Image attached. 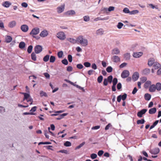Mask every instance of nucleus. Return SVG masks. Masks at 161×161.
<instances>
[{"label": "nucleus", "instance_id": "49", "mask_svg": "<svg viewBox=\"0 0 161 161\" xmlns=\"http://www.w3.org/2000/svg\"><path fill=\"white\" fill-rule=\"evenodd\" d=\"M84 20L85 21H88L90 20L89 17L88 16H86L83 17Z\"/></svg>", "mask_w": 161, "mask_h": 161}, {"label": "nucleus", "instance_id": "14", "mask_svg": "<svg viewBox=\"0 0 161 161\" xmlns=\"http://www.w3.org/2000/svg\"><path fill=\"white\" fill-rule=\"evenodd\" d=\"M113 61L114 62H118L120 61V59L119 56L116 55L113 56L112 58Z\"/></svg>", "mask_w": 161, "mask_h": 161}, {"label": "nucleus", "instance_id": "51", "mask_svg": "<svg viewBox=\"0 0 161 161\" xmlns=\"http://www.w3.org/2000/svg\"><path fill=\"white\" fill-rule=\"evenodd\" d=\"M68 60L69 62H71L72 61V57L71 55H68Z\"/></svg>", "mask_w": 161, "mask_h": 161}, {"label": "nucleus", "instance_id": "48", "mask_svg": "<svg viewBox=\"0 0 161 161\" xmlns=\"http://www.w3.org/2000/svg\"><path fill=\"white\" fill-rule=\"evenodd\" d=\"M123 11L124 13H129L130 14V11L129 9L127 8H125L123 10Z\"/></svg>", "mask_w": 161, "mask_h": 161}, {"label": "nucleus", "instance_id": "25", "mask_svg": "<svg viewBox=\"0 0 161 161\" xmlns=\"http://www.w3.org/2000/svg\"><path fill=\"white\" fill-rule=\"evenodd\" d=\"M161 66V65L157 62L154 63L153 67L155 69H157Z\"/></svg>", "mask_w": 161, "mask_h": 161}, {"label": "nucleus", "instance_id": "39", "mask_svg": "<svg viewBox=\"0 0 161 161\" xmlns=\"http://www.w3.org/2000/svg\"><path fill=\"white\" fill-rule=\"evenodd\" d=\"M139 12V11L137 10H133L131 11H130V14H136L138 13Z\"/></svg>", "mask_w": 161, "mask_h": 161}, {"label": "nucleus", "instance_id": "1", "mask_svg": "<svg viewBox=\"0 0 161 161\" xmlns=\"http://www.w3.org/2000/svg\"><path fill=\"white\" fill-rule=\"evenodd\" d=\"M57 37L61 40H64L66 38V36L64 33L62 31L59 32L57 33Z\"/></svg>", "mask_w": 161, "mask_h": 161}, {"label": "nucleus", "instance_id": "47", "mask_svg": "<svg viewBox=\"0 0 161 161\" xmlns=\"http://www.w3.org/2000/svg\"><path fill=\"white\" fill-rule=\"evenodd\" d=\"M84 65L86 67H89L90 66L91 64L88 62H86L84 63Z\"/></svg>", "mask_w": 161, "mask_h": 161}, {"label": "nucleus", "instance_id": "26", "mask_svg": "<svg viewBox=\"0 0 161 161\" xmlns=\"http://www.w3.org/2000/svg\"><path fill=\"white\" fill-rule=\"evenodd\" d=\"M144 98L146 100L148 101L151 98V95L148 93H146L145 94Z\"/></svg>", "mask_w": 161, "mask_h": 161}, {"label": "nucleus", "instance_id": "50", "mask_svg": "<svg viewBox=\"0 0 161 161\" xmlns=\"http://www.w3.org/2000/svg\"><path fill=\"white\" fill-rule=\"evenodd\" d=\"M97 156V155L95 153H92L91 155V157L92 159L96 158Z\"/></svg>", "mask_w": 161, "mask_h": 161}, {"label": "nucleus", "instance_id": "41", "mask_svg": "<svg viewBox=\"0 0 161 161\" xmlns=\"http://www.w3.org/2000/svg\"><path fill=\"white\" fill-rule=\"evenodd\" d=\"M63 54V51H60L58 52V56L59 58H61L62 57Z\"/></svg>", "mask_w": 161, "mask_h": 161}, {"label": "nucleus", "instance_id": "60", "mask_svg": "<svg viewBox=\"0 0 161 161\" xmlns=\"http://www.w3.org/2000/svg\"><path fill=\"white\" fill-rule=\"evenodd\" d=\"M114 7L113 6H110L108 8L109 11H111L114 10Z\"/></svg>", "mask_w": 161, "mask_h": 161}, {"label": "nucleus", "instance_id": "17", "mask_svg": "<svg viewBox=\"0 0 161 161\" xmlns=\"http://www.w3.org/2000/svg\"><path fill=\"white\" fill-rule=\"evenodd\" d=\"M156 86L154 85H152L150 86L149 88V90L150 92H154L156 90Z\"/></svg>", "mask_w": 161, "mask_h": 161}, {"label": "nucleus", "instance_id": "43", "mask_svg": "<svg viewBox=\"0 0 161 161\" xmlns=\"http://www.w3.org/2000/svg\"><path fill=\"white\" fill-rule=\"evenodd\" d=\"M64 145L66 147H69L71 146V143L69 141H66L64 143Z\"/></svg>", "mask_w": 161, "mask_h": 161}, {"label": "nucleus", "instance_id": "5", "mask_svg": "<svg viewBox=\"0 0 161 161\" xmlns=\"http://www.w3.org/2000/svg\"><path fill=\"white\" fill-rule=\"evenodd\" d=\"M147 110L145 109H143L139 111L137 113V116L138 117L141 118L142 117V115L145 114L147 111Z\"/></svg>", "mask_w": 161, "mask_h": 161}, {"label": "nucleus", "instance_id": "36", "mask_svg": "<svg viewBox=\"0 0 161 161\" xmlns=\"http://www.w3.org/2000/svg\"><path fill=\"white\" fill-rule=\"evenodd\" d=\"M32 48L33 46L32 45H30L28 47L27 49V52L28 53H30L31 52Z\"/></svg>", "mask_w": 161, "mask_h": 161}, {"label": "nucleus", "instance_id": "58", "mask_svg": "<svg viewBox=\"0 0 161 161\" xmlns=\"http://www.w3.org/2000/svg\"><path fill=\"white\" fill-rule=\"evenodd\" d=\"M127 64L126 63H123L121 64L120 66L119 67L120 68H123Z\"/></svg>", "mask_w": 161, "mask_h": 161}, {"label": "nucleus", "instance_id": "32", "mask_svg": "<svg viewBox=\"0 0 161 161\" xmlns=\"http://www.w3.org/2000/svg\"><path fill=\"white\" fill-rule=\"evenodd\" d=\"M31 59L34 61H36V56L35 53H32L31 54Z\"/></svg>", "mask_w": 161, "mask_h": 161}, {"label": "nucleus", "instance_id": "33", "mask_svg": "<svg viewBox=\"0 0 161 161\" xmlns=\"http://www.w3.org/2000/svg\"><path fill=\"white\" fill-rule=\"evenodd\" d=\"M145 122V121L144 119H141L137 120V124H143Z\"/></svg>", "mask_w": 161, "mask_h": 161}, {"label": "nucleus", "instance_id": "55", "mask_svg": "<svg viewBox=\"0 0 161 161\" xmlns=\"http://www.w3.org/2000/svg\"><path fill=\"white\" fill-rule=\"evenodd\" d=\"M147 80V79L146 77H142V78H141V82H142V83H143L146 81Z\"/></svg>", "mask_w": 161, "mask_h": 161}, {"label": "nucleus", "instance_id": "56", "mask_svg": "<svg viewBox=\"0 0 161 161\" xmlns=\"http://www.w3.org/2000/svg\"><path fill=\"white\" fill-rule=\"evenodd\" d=\"M103 153L104 151H103L100 150L98 152L97 154L99 156H101L103 154Z\"/></svg>", "mask_w": 161, "mask_h": 161}, {"label": "nucleus", "instance_id": "6", "mask_svg": "<svg viewBox=\"0 0 161 161\" xmlns=\"http://www.w3.org/2000/svg\"><path fill=\"white\" fill-rule=\"evenodd\" d=\"M129 75V72L128 70H124L121 74V76L122 78H125L127 77Z\"/></svg>", "mask_w": 161, "mask_h": 161}, {"label": "nucleus", "instance_id": "4", "mask_svg": "<svg viewBox=\"0 0 161 161\" xmlns=\"http://www.w3.org/2000/svg\"><path fill=\"white\" fill-rule=\"evenodd\" d=\"M39 29L38 28L36 27L32 30L30 34L31 35H36L39 33Z\"/></svg>", "mask_w": 161, "mask_h": 161}, {"label": "nucleus", "instance_id": "21", "mask_svg": "<svg viewBox=\"0 0 161 161\" xmlns=\"http://www.w3.org/2000/svg\"><path fill=\"white\" fill-rule=\"evenodd\" d=\"M12 40V37L9 36H7L5 38V41L7 43L10 42Z\"/></svg>", "mask_w": 161, "mask_h": 161}, {"label": "nucleus", "instance_id": "8", "mask_svg": "<svg viewBox=\"0 0 161 161\" xmlns=\"http://www.w3.org/2000/svg\"><path fill=\"white\" fill-rule=\"evenodd\" d=\"M20 28L23 32H26L28 30L29 27L26 25H23L21 26Z\"/></svg>", "mask_w": 161, "mask_h": 161}, {"label": "nucleus", "instance_id": "24", "mask_svg": "<svg viewBox=\"0 0 161 161\" xmlns=\"http://www.w3.org/2000/svg\"><path fill=\"white\" fill-rule=\"evenodd\" d=\"M156 111V108H151L149 111V113L150 114H153L155 113Z\"/></svg>", "mask_w": 161, "mask_h": 161}, {"label": "nucleus", "instance_id": "2", "mask_svg": "<svg viewBox=\"0 0 161 161\" xmlns=\"http://www.w3.org/2000/svg\"><path fill=\"white\" fill-rule=\"evenodd\" d=\"M80 37H78L76 40L71 38H68L67 40L71 43L73 44L75 43H80Z\"/></svg>", "mask_w": 161, "mask_h": 161}, {"label": "nucleus", "instance_id": "20", "mask_svg": "<svg viewBox=\"0 0 161 161\" xmlns=\"http://www.w3.org/2000/svg\"><path fill=\"white\" fill-rule=\"evenodd\" d=\"M21 93L24 95V97L23 99V101H24L25 100H27L30 97V94L27 93L22 92Z\"/></svg>", "mask_w": 161, "mask_h": 161}, {"label": "nucleus", "instance_id": "53", "mask_svg": "<svg viewBox=\"0 0 161 161\" xmlns=\"http://www.w3.org/2000/svg\"><path fill=\"white\" fill-rule=\"evenodd\" d=\"M27 101L28 102H30L31 103H30V105H31L32 104V103L33 102L32 99L31 97H29V99H28L27 100Z\"/></svg>", "mask_w": 161, "mask_h": 161}, {"label": "nucleus", "instance_id": "10", "mask_svg": "<svg viewBox=\"0 0 161 161\" xmlns=\"http://www.w3.org/2000/svg\"><path fill=\"white\" fill-rule=\"evenodd\" d=\"M48 34V33L47 31L44 30L41 32L40 34V36L42 37H44L47 36Z\"/></svg>", "mask_w": 161, "mask_h": 161}, {"label": "nucleus", "instance_id": "7", "mask_svg": "<svg viewBox=\"0 0 161 161\" xmlns=\"http://www.w3.org/2000/svg\"><path fill=\"white\" fill-rule=\"evenodd\" d=\"M159 148L157 147L151 150L150 152L152 154H157L159 153Z\"/></svg>", "mask_w": 161, "mask_h": 161}, {"label": "nucleus", "instance_id": "9", "mask_svg": "<svg viewBox=\"0 0 161 161\" xmlns=\"http://www.w3.org/2000/svg\"><path fill=\"white\" fill-rule=\"evenodd\" d=\"M143 53L142 52H134L133 54V56L135 58H138L142 56Z\"/></svg>", "mask_w": 161, "mask_h": 161}, {"label": "nucleus", "instance_id": "52", "mask_svg": "<svg viewBox=\"0 0 161 161\" xmlns=\"http://www.w3.org/2000/svg\"><path fill=\"white\" fill-rule=\"evenodd\" d=\"M5 109L3 107H0V113H3L5 112Z\"/></svg>", "mask_w": 161, "mask_h": 161}, {"label": "nucleus", "instance_id": "37", "mask_svg": "<svg viewBox=\"0 0 161 161\" xmlns=\"http://www.w3.org/2000/svg\"><path fill=\"white\" fill-rule=\"evenodd\" d=\"M40 95L41 97H42L44 96L45 97H47V95L46 93L43 92V91H40Z\"/></svg>", "mask_w": 161, "mask_h": 161}, {"label": "nucleus", "instance_id": "35", "mask_svg": "<svg viewBox=\"0 0 161 161\" xmlns=\"http://www.w3.org/2000/svg\"><path fill=\"white\" fill-rule=\"evenodd\" d=\"M150 69H145L144 70L143 72L144 74L147 75L150 72Z\"/></svg>", "mask_w": 161, "mask_h": 161}, {"label": "nucleus", "instance_id": "29", "mask_svg": "<svg viewBox=\"0 0 161 161\" xmlns=\"http://www.w3.org/2000/svg\"><path fill=\"white\" fill-rule=\"evenodd\" d=\"M97 34L99 35H102L103 33V31L102 29H100L97 31Z\"/></svg>", "mask_w": 161, "mask_h": 161}, {"label": "nucleus", "instance_id": "63", "mask_svg": "<svg viewBox=\"0 0 161 161\" xmlns=\"http://www.w3.org/2000/svg\"><path fill=\"white\" fill-rule=\"evenodd\" d=\"M21 6L24 8H26L28 6V4L25 2L23 3H21Z\"/></svg>", "mask_w": 161, "mask_h": 161}, {"label": "nucleus", "instance_id": "64", "mask_svg": "<svg viewBox=\"0 0 161 161\" xmlns=\"http://www.w3.org/2000/svg\"><path fill=\"white\" fill-rule=\"evenodd\" d=\"M92 68L94 70L96 69H97V66L96 65L95 63L93 64L92 65Z\"/></svg>", "mask_w": 161, "mask_h": 161}, {"label": "nucleus", "instance_id": "62", "mask_svg": "<svg viewBox=\"0 0 161 161\" xmlns=\"http://www.w3.org/2000/svg\"><path fill=\"white\" fill-rule=\"evenodd\" d=\"M122 87V85L120 83H119L117 85V88L118 90L120 89Z\"/></svg>", "mask_w": 161, "mask_h": 161}, {"label": "nucleus", "instance_id": "31", "mask_svg": "<svg viewBox=\"0 0 161 161\" xmlns=\"http://www.w3.org/2000/svg\"><path fill=\"white\" fill-rule=\"evenodd\" d=\"M50 56L49 55H47L43 58V60L45 62H47L48 61Z\"/></svg>", "mask_w": 161, "mask_h": 161}, {"label": "nucleus", "instance_id": "18", "mask_svg": "<svg viewBox=\"0 0 161 161\" xmlns=\"http://www.w3.org/2000/svg\"><path fill=\"white\" fill-rule=\"evenodd\" d=\"M120 53L119 50L117 48H115L112 50V53L113 54H118Z\"/></svg>", "mask_w": 161, "mask_h": 161}, {"label": "nucleus", "instance_id": "11", "mask_svg": "<svg viewBox=\"0 0 161 161\" xmlns=\"http://www.w3.org/2000/svg\"><path fill=\"white\" fill-rule=\"evenodd\" d=\"M88 44L87 40L86 39L82 38L81 37V45L86 46Z\"/></svg>", "mask_w": 161, "mask_h": 161}, {"label": "nucleus", "instance_id": "16", "mask_svg": "<svg viewBox=\"0 0 161 161\" xmlns=\"http://www.w3.org/2000/svg\"><path fill=\"white\" fill-rule=\"evenodd\" d=\"M75 14V11L73 10H70L65 13V15L67 16L73 15Z\"/></svg>", "mask_w": 161, "mask_h": 161}, {"label": "nucleus", "instance_id": "30", "mask_svg": "<svg viewBox=\"0 0 161 161\" xmlns=\"http://www.w3.org/2000/svg\"><path fill=\"white\" fill-rule=\"evenodd\" d=\"M151 82L150 81H147L144 84V87L145 88H147L149 86H151Z\"/></svg>", "mask_w": 161, "mask_h": 161}, {"label": "nucleus", "instance_id": "28", "mask_svg": "<svg viewBox=\"0 0 161 161\" xmlns=\"http://www.w3.org/2000/svg\"><path fill=\"white\" fill-rule=\"evenodd\" d=\"M25 46V43L23 42H20L19 44V47L20 49H23L24 48Z\"/></svg>", "mask_w": 161, "mask_h": 161}, {"label": "nucleus", "instance_id": "22", "mask_svg": "<svg viewBox=\"0 0 161 161\" xmlns=\"http://www.w3.org/2000/svg\"><path fill=\"white\" fill-rule=\"evenodd\" d=\"M124 58L126 60H129L130 58V55L129 53H127L124 55Z\"/></svg>", "mask_w": 161, "mask_h": 161}, {"label": "nucleus", "instance_id": "38", "mask_svg": "<svg viewBox=\"0 0 161 161\" xmlns=\"http://www.w3.org/2000/svg\"><path fill=\"white\" fill-rule=\"evenodd\" d=\"M103 79V77L102 75H100L98 77L97 79V81L99 83H101L102 82Z\"/></svg>", "mask_w": 161, "mask_h": 161}, {"label": "nucleus", "instance_id": "13", "mask_svg": "<svg viewBox=\"0 0 161 161\" xmlns=\"http://www.w3.org/2000/svg\"><path fill=\"white\" fill-rule=\"evenodd\" d=\"M64 5H61L60 7H58L57 8V12L58 13H60L62 12L64 10Z\"/></svg>", "mask_w": 161, "mask_h": 161}, {"label": "nucleus", "instance_id": "12", "mask_svg": "<svg viewBox=\"0 0 161 161\" xmlns=\"http://www.w3.org/2000/svg\"><path fill=\"white\" fill-rule=\"evenodd\" d=\"M139 76V73L137 72H135L132 76V80L135 81L138 78Z\"/></svg>", "mask_w": 161, "mask_h": 161}, {"label": "nucleus", "instance_id": "45", "mask_svg": "<svg viewBox=\"0 0 161 161\" xmlns=\"http://www.w3.org/2000/svg\"><path fill=\"white\" fill-rule=\"evenodd\" d=\"M123 25V24L121 22H119L117 25V28L119 29H120L122 28Z\"/></svg>", "mask_w": 161, "mask_h": 161}, {"label": "nucleus", "instance_id": "34", "mask_svg": "<svg viewBox=\"0 0 161 161\" xmlns=\"http://www.w3.org/2000/svg\"><path fill=\"white\" fill-rule=\"evenodd\" d=\"M55 60V57L53 56H51L50 58V62L51 63H53Z\"/></svg>", "mask_w": 161, "mask_h": 161}, {"label": "nucleus", "instance_id": "42", "mask_svg": "<svg viewBox=\"0 0 161 161\" xmlns=\"http://www.w3.org/2000/svg\"><path fill=\"white\" fill-rule=\"evenodd\" d=\"M113 79V76L112 75L109 76L107 79L108 82H109L110 83H111Z\"/></svg>", "mask_w": 161, "mask_h": 161}, {"label": "nucleus", "instance_id": "61", "mask_svg": "<svg viewBox=\"0 0 161 161\" xmlns=\"http://www.w3.org/2000/svg\"><path fill=\"white\" fill-rule=\"evenodd\" d=\"M108 81L107 79L105 78L104 79L103 81V85L105 86H106L108 85Z\"/></svg>", "mask_w": 161, "mask_h": 161}, {"label": "nucleus", "instance_id": "27", "mask_svg": "<svg viewBox=\"0 0 161 161\" xmlns=\"http://www.w3.org/2000/svg\"><path fill=\"white\" fill-rule=\"evenodd\" d=\"M16 25V22L15 21H13L10 22L9 23V27L10 28L14 27Z\"/></svg>", "mask_w": 161, "mask_h": 161}, {"label": "nucleus", "instance_id": "57", "mask_svg": "<svg viewBox=\"0 0 161 161\" xmlns=\"http://www.w3.org/2000/svg\"><path fill=\"white\" fill-rule=\"evenodd\" d=\"M127 94L125 93L124 94L121 96V98L123 100H125L126 98Z\"/></svg>", "mask_w": 161, "mask_h": 161}, {"label": "nucleus", "instance_id": "19", "mask_svg": "<svg viewBox=\"0 0 161 161\" xmlns=\"http://www.w3.org/2000/svg\"><path fill=\"white\" fill-rule=\"evenodd\" d=\"M154 59L153 58H150L148 61V65L149 66H152L154 63Z\"/></svg>", "mask_w": 161, "mask_h": 161}, {"label": "nucleus", "instance_id": "15", "mask_svg": "<svg viewBox=\"0 0 161 161\" xmlns=\"http://www.w3.org/2000/svg\"><path fill=\"white\" fill-rule=\"evenodd\" d=\"M11 5V3L9 1L4 2L2 4V6L6 8L9 7Z\"/></svg>", "mask_w": 161, "mask_h": 161}, {"label": "nucleus", "instance_id": "59", "mask_svg": "<svg viewBox=\"0 0 161 161\" xmlns=\"http://www.w3.org/2000/svg\"><path fill=\"white\" fill-rule=\"evenodd\" d=\"M73 68L71 66H69L67 67V70L69 72L71 71L72 70Z\"/></svg>", "mask_w": 161, "mask_h": 161}, {"label": "nucleus", "instance_id": "46", "mask_svg": "<svg viewBox=\"0 0 161 161\" xmlns=\"http://www.w3.org/2000/svg\"><path fill=\"white\" fill-rule=\"evenodd\" d=\"M113 85H116L118 82L117 79L116 78H114L113 80Z\"/></svg>", "mask_w": 161, "mask_h": 161}, {"label": "nucleus", "instance_id": "54", "mask_svg": "<svg viewBox=\"0 0 161 161\" xmlns=\"http://www.w3.org/2000/svg\"><path fill=\"white\" fill-rule=\"evenodd\" d=\"M23 115H35V114L34 113L32 112H25L23 114Z\"/></svg>", "mask_w": 161, "mask_h": 161}, {"label": "nucleus", "instance_id": "3", "mask_svg": "<svg viewBox=\"0 0 161 161\" xmlns=\"http://www.w3.org/2000/svg\"><path fill=\"white\" fill-rule=\"evenodd\" d=\"M42 47L39 45H36L34 48V51L36 53L38 54L42 52Z\"/></svg>", "mask_w": 161, "mask_h": 161}, {"label": "nucleus", "instance_id": "40", "mask_svg": "<svg viewBox=\"0 0 161 161\" xmlns=\"http://www.w3.org/2000/svg\"><path fill=\"white\" fill-rule=\"evenodd\" d=\"M113 70V68L111 66H108L106 68V71L108 73L111 72Z\"/></svg>", "mask_w": 161, "mask_h": 161}, {"label": "nucleus", "instance_id": "44", "mask_svg": "<svg viewBox=\"0 0 161 161\" xmlns=\"http://www.w3.org/2000/svg\"><path fill=\"white\" fill-rule=\"evenodd\" d=\"M62 63L65 65H67L68 64L67 60L65 58L62 60Z\"/></svg>", "mask_w": 161, "mask_h": 161}, {"label": "nucleus", "instance_id": "23", "mask_svg": "<svg viewBox=\"0 0 161 161\" xmlns=\"http://www.w3.org/2000/svg\"><path fill=\"white\" fill-rule=\"evenodd\" d=\"M155 86L156 89L157 90L159 91L161 90V84L160 83H157Z\"/></svg>", "mask_w": 161, "mask_h": 161}]
</instances>
